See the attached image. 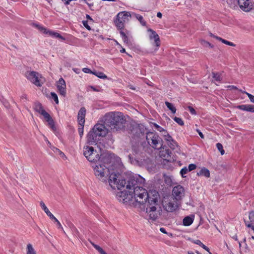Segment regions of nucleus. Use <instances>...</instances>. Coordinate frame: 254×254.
<instances>
[{
	"label": "nucleus",
	"instance_id": "nucleus-1",
	"mask_svg": "<svg viewBox=\"0 0 254 254\" xmlns=\"http://www.w3.org/2000/svg\"><path fill=\"white\" fill-rule=\"evenodd\" d=\"M145 180L140 175H130L127 177L126 189L130 195H133L136 202L140 204L150 203L155 204L158 201L159 197L158 191L155 190H147L142 187Z\"/></svg>",
	"mask_w": 254,
	"mask_h": 254
},
{
	"label": "nucleus",
	"instance_id": "nucleus-2",
	"mask_svg": "<svg viewBox=\"0 0 254 254\" xmlns=\"http://www.w3.org/2000/svg\"><path fill=\"white\" fill-rule=\"evenodd\" d=\"M127 121L121 112H110L105 114L104 117L103 125L109 130L116 132L123 130L125 128Z\"/></svg>",
	"mask_w": 254,
	"mask_h": 254
},
{
	"label": "nucleus",
	"instance_id": "nucleus-3",
	"mask_svg": "<svg viewBox=\"0 0 254 254\" xmlns=\"http://www.w3.org/2000/svg\"><path fill=\"white\" fill-rule=\"evenodd\" d=\"M111 157L109 154H103L101 160L96 164L92 165L94 174L96 178L103 182H107V177L105 176L107 173H109L108 167L105 164L111 162Z\"/></svg>",
	"mask_w": 254,
	"mask_h": 254
},
{
	"label": "nucleus",
	"instance_id": "nucleus-4",
	"mask_svg": "<svg viewBox=\"0 0 254 254\" xmlns=\"http://www.w3.org/2000/svg\"><path fill=\"white\" fill-rule=\"evenodd\" d=\"M108 133L107 129L102 124H96L87 135L86 143L90 145H96L101 138Z\"/></svg>",
	"mask_w": 254,
	"mask_h": 254
},
{
	"label": "nucleus",
	"instance_id": "nucleus-5",
	"mask_svg": "<svg viewBox=\"0 0 254 254\" xmlns=\"http://www.w3.org/2000/svg\"><path fill=\"white\" fill-rule=\"evenodd\" d=\"M131 18V15L129 12L122 11L119 12L116 16L114 20L115 24L118 28L120 30V33L124 42L127 44L129 43V39L127 36L128 32L126 33L122 30L125 27V24Z\"/></svg>",
	"mask_w": 254,
	"mask_h": 254
},
{
	"label": "nucleus",
	"instance_id": "nucleus-6",
	"mask_svg": "<svg viewBox=\"0 0 254 254\" xmlns=\"http://www.w3.org/2000/svg\"><path fill=\"white\" fill-rule=\"evenodd\" d=\"M108 173L109 175L108 182L112 189H117L118 190H122L124 188H126V186L127 184V179H123L121 175L119 173Z\"/></svg>",
	"mask_w": 254,
	"mask_h": 254
},
{
	"label": "nucleus",
	"instance_id": "nucleus-7",
	"mask_svg": "<svg viewBox=\"0 0 254 254\" xmlns=\"http://www.w3.org/2000/svg\"><path fill=\"white\" fill-rule=\"evenodd\" d=\"M83 154L89 162L94 164H96L102 159L101 150L97 151L92 146H84L83 148Z\"/></svg>",
	"mask_w": 254,
	"mask_h": 254
},
{
	"label": "nucleus",
	"instance_id": "nucleus-8",
	"mask_svg": "<svg viewBox=\"0 0 254 254\" xmlns=\"http://www.w3.org/2000/svg\"><path fill=\"white\" fill-rule=\"evenodd\" d=\"M34 109L36 112H38L44 117L45 120L48 123V125L53 130H55L56 129L54 120L50 114L44 109L40 103H35Z\"/></svg>",
	"mask_w": 254,
	"mask_h": 254
},
{
	"label": "nucleus",
	"instance_id": "nucleus-9",
	"mask_svg": "<svg viewBox=\"0 0 254 254\" xmlns=\"http://www.w3.org/2000/svg\"><path fill=\"white\" fill-rule=\"evenodd\" d=\"M146 133V139L148 143L155 149L161 147L162 140L156 132H148Z\"/></svg>",
	"mask_w": 254,
	"mask_h": 254
},
{
	"label": "nucleus",
	"instance_id": "nucleus-10",
	"mask_svg": "<svg viewBox=\"0 0 254 254\" xmlns=\"http://www.w3.org/2000/svg\"><path fill=\"white\" fill-rule=\"evenodd\" d=\"M25 77L36 86H41L44 82L42 75L36 71H27L25 74Z\"/></svg>",
	"mask_w": 254,
	"mask_h": 254
},
{
	"label": "nucleus",
	"instance_id": "nucleus-11",
	"mask_svg": "<svg viewBox=\"0 0 254 254\" xmlns=\"http://www.w3.org/2000/svg\"><path fill=\"white\" fill-rule=\"evenodd\" d=\"M180 202L172 198H165L162 202L164 209L168 212H173L179 207Z\"/></svg>",
	"mask_w": 254,
	"mask_h": 254
},
{
	"label": "nucleus",
	"instance_id": "nucleus-12",
	"mask_svg": "<svg viewBox=\"0 0 254 254\" xmlns=\"http://www.w3.org/2000/svg\"><path fill=\"white\" fill-rule=\"evenodd\" d=\"M185 196V190L183 186L178 185L173 188L172 191V198L181 202Z\"/></svg>",
	"mask_w": 254,
	"mask_h": 254
},
{
	"label": "nucleus",
	"instance_id": "nucleus-13",
	"mask_svg": "<svg viewBox=\"0 0 254 254\" xmlns=\"http://www.w3.org/2000/svg\"><path fill=\"white\" fill-rule=\"evenodd\" d=\"M158 204V202L155 204H151L147 203L146 213L149 216V219L155 221L158 217V213L156 210V205Z\"/></svg>",
	"mask_w": 254,
	"mask_h": 254
},
{
	"label": "nucleus",
	"instance_id": "nucleus-14",
	"mask_svg": "<svg viewBox=\"0 0 254 254\" xmlns=\"http://www.w3.org/2000/svg\"><path fill=\"white\" fill-rule=\"evenodd\" d=\"M240 8L245 12H249L254 8V4L251 0H238Z\"/></svg>",
	"mask_w": 254,
	"mask_h": 254
},
{
	"label": "nucleus",
	"instance_id": "nucleus-15",
	"mask_svg": "<svg viewBox=\"0 0 254 254\" xmlns=\"http://www.w3.org/2000/svg\"><path fill=\"white\" fill-rule=\"evenodd\" d=\"M40 206L44 211V212L46 213V214L50 217V218L54 220L55 222L57 223V226L59 228H61L63 229V228L59 222V221L54 216V215L49 210L48 208L47 207L44 202L41 201L40 203Z\"/></svg>",
	"mask_w": 254,
	"mask_h": 254
},
{
	"label": "nucleus",
	"instance_id": "nucleus-16",
	"mask_svg": "<svg viewBox=\"0 0 254 254\" xmlns=\"http://www.w3.org/2000/svg\"><path fill=\"white\" fill-rule=\"evenodd\" d=\"M145 131L146 128L143 125H138L133 128L131 132L134 137L140 138L144 135Z\"/></svg>",
	"mask_w": 254,
	"mask_h": 254
},
{
	"label": "nucleus",
	"instance_id": "nucleus-17",
	"mask_svg": "<svg viewBox=\"0 0 254 254\" xmlns=\"http://www.w3.org/2000/svg\"><path fill=\"white\" fill-rule=\"evenodd\" d=\"M57 87L59 93L64 97L66 96L65 82L63 78H60L57 83Z\"/></svg>",
	"mask_w": 254,
	"mask_h": 254
},
{
	"label": "nucleus",
	"instance_id": "nucleus-18",
	"mask_svg": "<svg viewBox=\"0 0 254 254\" xmlns=\"http://www.w3.org/2000/svg\"><path fill=\"white\" fill-rule=\"evenodd\" d=\"M86 109L84 107L80 109L78 113V122L80 126L84 125Z\"/></svg>",
	"mask_w": 254,
	"mask_h": 254
},
{
	"label": "nucleus",
	"instance_id": "nucleus-19",
	"mask_svg": "<svg viewBox=\"0 0 254 254\" xmlns=\"http://www.w3.org/2000/svg\"><path fill=\"white\" fill-rule=\"evenodd\" d=\"M148 31L150 32V35L149 36L150 39H154V42L155 44V46L157 47H158L160 45V41L159 35L156 33V32L151 29H148Z\"/></svg>",
	"mask_w": 254,
	"mask_h": 254
},
{
	"label": "nucleus",
	"instance_id": "nucleus-20",
	"mask_svg": "<svg viewBox=\"0 0 254 254\" xmlns=\"http://www.w3.org/2000/svg\"><path fill=\"white\" fill-rule=\"evenodd\" d=\"M197 175L198 176H204L206 178L210 177L209 171L205 167L202 168L199 172H197Z\"/></svg>",
	"mask_w": 254,
	"mask_h": 254
},
{
	"label": "nucleus",
	"instance_id": "nucleus-21",
	"mask_svg": "<svg viewBox=\"0 0 254 254\" xmlns=\"http://www.w3.org/2000/svg\"><path fill=\"white\" fill-rule=\"evenodd\" d=\"M48 34L53 37L57 38L63 41L65 40V38H64L63 36L60 35L59 33L54 31L48 30Z\"/></svg>",
	"mask_w": 254,
	"mask_h": 254
},
{
	"label": "nucleus",
	"instance_id": "nucleus-22",
	"mask_svg": "<svg viewBox=\"0 0 254 254\" xmlns=\"http://www.w3.org/2000/svg\"><path fill=\"white\" fill-rule=\"evenodd\" d=\"M193 222V219L189 216L185 217L183 219V225L186 226L190 225Z\"/></svg>",
	"mask_w": 254,
	"mask_h": 254
},
{
	"label": "nucleus",
	"instance_id": "nucleus-23",
	"mask_svg": "<svg viewBox=\"0 0 254 254\" xmlns=\"http://www.w3.org/2000/svg\"><path fill=\"white\" fill-rule=\"evenodd\" d=\"M192 242L195 244L198 245L199 246L201 247L203 249H204L207 252H209V249L206 247L205 245H204L200 240H192Z\"/></svg>",
	"mask_w": 254,
	"mask_h": 254
},
{
	"label": "nucleus",
	"instance_id": "nucleus-24",
	"mask_svg": "<svg viewBox=\"0 0 254 254\" xmlns=\"http://www.w3.org/2000/svg\"><path fill=\"white\" fill-rule=\"evenodd\" d=\"M212 75L213 78L216 81L221 82L222 80L221 74L219 72H212Z\"/></svg>",
	"mask_w": 254,
	"mask_h": 254
},
{
	"label": "nucleus",
	"instance_id": "nucleus-25",
	"mask_svg": "<svg viewBox=\"0 0 254 254\" xmlns=\"http://www.w3.org/2000/svg\"><path fill=\"white\" fill-rule=\"evenodd\" d=\"M32 25L34 27H35L36 28H37L39 31H40L42 33H45V34H48V30H47V29L46 28L41 26L40 25L36 24V23H33Z\"/></svg>",
	"mask_w": 254,
	"mask_h": 254
},
{
	"label": "nucleus",
	"instance_id": "nucleus-26",
	"mask_svg": "<svg viewBox=\"0 0 254 254\" xmlns=\"http://www.w3.org/2000/svg\"><path fill=\"white\" fill-rule=\"evenodd\" d=\"M92 74L96 75L98 77L101 79L107 78V76L103 72L100 71H93Z\"/></svg>",
	"mask_w": 254,
	"mask_h": 254
},
{
	"label": "nucleus",
	"instance_id": "nucleus-27",
	"mask_svg": "<svg viewBox=\"0 0 254 254\" xmlns=\"http://www.w3.org/2000/svg\"><path fill=\"white\" fill-rule=\"evenodd\" d=\"M166 106L172 112L173 114H175L176 112V109L174 106L173 104L169 102L166 101L165 102Z\"/></svg>",
	"mask_w": 254,
	"mask_h": 254
},
{
	"label": "nucleus",
	"instance_id": "nucleus-28",
	"mask_svg": "<svg viewBox=\"0 0 254 254\" xmlns=\"http://www.w3.org/2000/svg\"><path fill=\"white\" fill-rule=\"evenodd\" d=\"M216 39L218 40L219 41L222 42L223 43H224V44H225L226 45H229V46H233V47H235L236 46V45L235 44H234L233 43H232L231 42H230V41H227L226 40L223 39H222L221 37H216Z\"/></svg>",
	"mask_w": 254,
	"mask_h": 254
},
{
	"label": "nucleus",
	"instance_id": "nucleus-29",
	"mask_svg": "<svg viewBox=\"0 0 254 254\" xmlns=\"http://www.w3.org/2000/svg\"><path fill=\"white\" fill-rule=\"evenodd\" d=\"M26 254H36L35 251L33 249L32 245L30 244H28L27 245Z\"/></svg>",
	"mask_w": 254,
	"mask_h": 254
},
{
	"label": "nucleus",
	"instance_id": "nucleus-30",
	"mask_svg": "<svg viewBox=\"0 0 254 254\" xmlns=\"http://www.w3.org/2000/svg\"><path fill=\"white\" fill-rule=\"evenodd\" d=\"M134 16L135 18L140 22L142 25L145 26L146 25V21L143 19V17L141 15L138 14H135Z\"/></svg>",
	"mask_w": 254,
	"mask_h": 254
},
{
	"label": "nucleus",
	"instance_id": "nucleus-31",
	"mask_svg": "<svg viewBox=\"0 0 254 254\" xmlns=\"http://www.w3.org/2000/svg\"><path fill=\"white\" fill-rule=\"evenodd\" d=\"M237 108L240 110L250 112V105H238Z\"/></svg>",
	"mask_w": 254,
	"mask_h": 254
},
{
	"label": "nucleus",
	"instance_id": "nucleus-32",
	"mask_svg": "<svg viewBox=\"0 0 254 254\" xmlns=\"http://www.w3.org/2000/svg\"><path fill=\"white\" fill-rule=\"evenodd\" d=\"M171 154L172 151L170 149H167L165 150V151H164V153H163L162 154V155L165 157L166 160H167L168 161H170L168 158L171 157Z\"/></svg>",
	"mask_w": 254,
	"mask_h": 254
},
{
	"label": "nucleus",
	"instance_id": "nucleus-33",
	"mask_svg": "<svg viewBox=\"0 0 254 254\" xmlns=\"http://www.w3.org/2000/svg\"><path fill=\"white\" fill-rule=\"evenodd\" d=\"M92 245L101 254H107L102 248L94 243L91 242Z\"/></svg>",
	"mask_w": 254,
	"mask_h": 254
},
{
	"label": "nucleus",
	"instance_id": "nucleus-34",
	"mask_svg": "<svg viewBox=\"0 0 254 254\" xmlns=\"http://www.w3.org/2000/svg\"><path fill=\"white\" fill-rule=\"evenodd\" d=\"M92 245L101 254H107L102 248L94 243L91 242Z\"/></svg>",
	"mask_w": 254,
	"mask_h": 254
},
{
	"label": "nucleus",
	"instance_id": "nucleus-35",
	"mask_svg": "<svg viewBox=\"0 0 254 254\" xmlns=\"http://www.w3.org/2000/svg\"><path fill=\"white\" fill-rule=\"evenodd\" d=\"M92 245L101 254H107L102 248L94 243L91 242Z\"/></svg>",
	"mask_w": 254,
	"mask_h": 254
},
{
	"label": "nucleus",
	"instance_id": "nucleus-36",
	"mask_svg": "<svg viewBox=\"0 0 254 254\" xmlns=\"http://www.w3.org/2000/svg\"><path fill=\"white\" fill-rule=\"evenodd\" d=\"M92 245L101 254H107L102 248L94 243L91 242Z\"/></svg>",
	"mask_w": 254,
	"mask_h": 254
},
{
	"label": "nucleus",
	"instance_id": "nucleus-37",
	"mask_svg": "<svg viewBox=\"0 0 254 254\" xmlns=\"http://www.w3.org/2000/svg\"><path fill=\"white\" fill-rule=\"evenodd\" d=\"M92 245L101 254H107L102 248L94 243L91 242Z\"/></svg>",
	"mask_w": 254,
	"mask_h": 254
},
{
	"label": "nucleus",
	"instance_id": "nucleus-38",
	"mask_svg": "<svg viewBox=\"0 0 254 254\" xmlns=\"http://www.w3.org/2000/svg\"><path fill=\"white\" fill-rule=\"evenodd\" d=\"M216 147L218 150L220 152L221 155H223L225 153V151L223 149V146L221 143H217L216 144Z\"/></svg>",
	"mask_w": 254,
	"mask_h": 254
},
{
	"label": "nucleus",
	"instance_id": "nucleus-39",
	"mask_svg": "<svg viewBox=\"0 0 254 254\" xmlns=\"http://www.w3.org/2000/svg\"><path fill=\"white\" fill-rule=\"evenodd\" d=\"M174 120L180 126H183L184 125V121L180 118L175 117L174 118Z\"/></svg>",
	"mask_w": 254,
	"mask_h": 254
},
{
	"label": "nucleus",
	"instance_id": "nucleus-40",
	"mask_svg": "<svg viewBox=\"0 0 254 254\" xmlns=\"http://www.w3.org/2000/svg\"><path fill=\"white\" fill-rule=\"evenodd\" d=\"M164 181L165 183L168 185H171L172 183V179L170 177L166 175H164Z\"/></svg>",
	"mask_w": 254,
	"mask_h": 254
},
{
	"label": "nucleus",
	"instance_id": "nucleus-41",
	"mask_svg": "<svg viewBox=\"0 0 254 254\" xmlns=\"http://www.w3.org/2000/svg\"><path fill=\"white\" fill-rule=\"evenodd\" d=\"M167 134H164L165 136V140L167 142H171L173 140L172 137L167 133V131L165 132Z\"/></svg>",
	"mask_w": 254,
	"mask_h": 254
},
{
	"label": "nucleus",
	"instance_id": "nucleus-42",
	"mask_svg": "<svg viewBox=\"0 0 254 254\" xmlns=\"http://www.w3.org/2000/svg\"><path fill=\"white\" fill-rule=\"evenodd\" d=\"M51 95L52 99L54 100L56 104L59 103V100L57 95L55 92H51Z\"/></svg>",
	"mask_w": 254,
	"mask_h": 254
},
{
	"label": "nucleus",
	"instance_id": "nucleus-43",
	"mask_svg": "<svg viewBox=\"0 0 254 254\" xmlns=\"http://www.w3.org/2000/svg\"><path fill=\"white\" fill-rule=\"evenodd\" d=\"M168 145L171 148V149H174L175 148V147L177 146V144H176V142L174 140H173L172 141H171V142H167Z\"/></svg>",
	"mask_w": 254,
	"mask_h": 254
},
{
	"label": "nucleus",
	"instance_id": "nucleus-44",
	"mask_svg": "<svg viewBox=\"0 0 254 254\" xmlns=\"http://www.w3.org/2000/svg\"><path fill=\"white\" fill-rule=\"evenodd\" d=\"M201 43L202 45L204 46H209L211 48H213L214 47V46L213 45H212L211 43H210L209 42H207V41H206L205 40H202L201 41Z\"/></svg>",
	"mask_w": 254,
	"mask_h": 254
},
{
	"label": "nucleus",
	"instance_id": "nucleus-45",
	"mask_svg": "<svg viewBox=\"0 0 254 254\" xmlns=\"http://www.w3.org/2000/svg\"><path fill=\"white\" fill-rule=\"evenodd\" d=\"M188 172V169L187 167L182 168L180 171V174L183 178L186 177L184 175L186 174Z\"/></svg>",
	"mask_w": 254,
	"mask_h": 254
},
{
	"label": "nucleus",
	"instance_id": "nucleus-46",
	"mask_svg": "<svg viewBox=\"0 0 254 254\" xmlns=\"http://www.w3.org/2000/svg\"><path fill=\"white\" fill-rule=\"evenodd\" d=\"M249 219L250 223H254V212H251L249 214Z\"/></svg>",
	"mask_w": 254,
	"mask_h": 254
},
{
	"label": "nucleus",
	"instance_id": "nucleus-47",
	"mask_svg": "<svg viewBox=\"0 0 254 254\" xmlns=\"http://www.w3.org/2000/svg\"><path fill=\"white\" fill-rule=\"evenodd\" d=\"M154 126L158 130V131H159L160 132H162V131L166 132V131L163 128H162V127H161L160 126H159V125H158L156 124H154Z\"/></svg>",
	"mask_w": 254,
	"mask_h": 254
},
{
	"label": "nucleus",
	"instance_id": "nucleus-48",
	"mask_svg": "<svg viewBox=\"0 0 254 254\" xmlns=\"http://www.w3.org/2000/svg\"><path fill=\"white\" fill-rule=\"evenodd\" d=\"M83 130H84V125L82 126H80V127L78 128V132L80 137H82L83 134Z\"/></svg>",
	"mask_w": 254,
	"mask_h": 254
},
{
	"label": "nucleus",
	"instance_id": "nucleus-49",
	"mask_svg": "<svg viewBox=\"0 0 254 254\" xmlns=\"http://www.w3.org/2000/svg\"><path fill=\"white\" fill-rule=\"evenodd\" d=\"M196 168V165H195L194 164H190L189 165L188 169L189 171H191L195 169Z\"/></svg>",
	"mask_w": 254,
	"mask_h": 254
},
{
	"label": "nucleus",
	"instance_id": "nucleus-50",
	"mask_svg": "<svg viewBox=\"0 0 254 254\" xmlns=\"http://www.w3.org/2000/svg\"><path fill=\"white\" fill-rule=\"evenodd\" d=\"M244 93L247 95L249 99L250 100V101L254 103V95L251 94L250 93L246 92H244Z\"/></svg>",
	"mask_w": 254,
	"mask_h": 254
},
{
	"label": "nucleus",
	"instance_id": "nucleus-51",
	"mask_svg": "<svg viewBox=\"0 0 254 254\" xmlns=\"http://www.w3.org/2000/svg\"><path fill=\"white\" fill-rule=\"evenodd\" d=\"M82 24L84 25V26L88 30H90L91 29L90 27L88 24V21L87 20L82 21Z\"/></svg>",
	"mask_w": 254,
	"mask_h": 254
},
{
	"label": "nucleus",
	"instance_id": "nucleus-52",
	"mask_svg": "<svg viewBox=\"0 0 254 254\" xmlns=\"http://www.w3.org/2000/svg\"><path fill=\"white\" fill-rule=\"evenodd\" d=\"M189 111L190 112V113L192 114V115H196V112L195 111V110L191 106H188V107Z\"/></svg>",
	"mask_w": 254,
	"mask_h": 254
},
{
	"label": "nucleus",
	"instance_id": "nucleus-53",
	"mask_svg": "<svg viewBox=\"0 0 254 254\" xmlns=\"http://www.w3.org/2000/svg\"><path fill=\"white\" fill-rule=\"evenodd\" d=\"M245 221V223L246 226L249 228H251L253 230H254V225H253L254 223H250L249 222H246Z\"/></svg>",
	"mask_w": 254,
	"mask_h": 254
},
{
	"label": "nucleus",
	"instance_id": "nucleus-54",
	"mask_svg": "<svg viewBox=\"0 0 254 254\" xmlns=\"http://www.w3.org/2000/svg\"><path fill=\"white\" fill-rule=\"evenodd\" d=\"M82 71L85 72V73H92V72H93V71H92L90 69L88 68H83L82 69Z\"/></svg>",
	"mask_w": 254,
	"mask_h": 254
},
{
	"label": "nucleus",
	"instance_id": "nucleus-55",
	"mask_svg": "<svg viewBox=\"0 0 254 254\" xmlns=\"http://www.w3.org/2000/svg\"><path fill=\"white\" fill-rule=\"evenodd\" d=\"M228 88L230 89H233V90H237L238 88L234 86V85H229L228 86Z\"/></svg>",
	"mask_w": 254,
	"mask_h": 254
},
{
	"label": "nucleus",
	"instance_id": "nucleus-56",
	"mask_svg": "<svg viewBox=\"0 0 254 254\" xmlns=\"http://www.w3.org/2000/svg\"><path fill=\"white\" fill-rule=\"evenodd\" d=\"M197 131L201 138H204V136L203 133L199 130H197Z\"/></svg>",
	"mask_w": 254,
	"mask_h": 254
},
{
	"label": "nucleus",
	"instance_id": "nucleus-57",
	"mask_svg": "<svg viewBox=\"0 0 254 254\" xmlns=\"http://www.w3.org/2000/svg\"><path fill=\"white\" fill-rule=\"evenodd\" d=\"M250 112L254 113V105H250Z\"/></svg>",
	"mask_w": 254,
	"mask_h": 254
},
{
	"label": "nucleus",
	"instance_id": "nucleus-58",
	"mask_svg": "<svg viewBox=\"0 0 254 254\" xmlns=\"http://www.w3.org/2000/svg\"><path fill=\"white\" fill-rule=\"evenodd\" d=\"M160 231L164 234H167V232L164 228H161Z\"/></svg>",
	"mask_w": 254,
	"mask_h": 254
},
{
	"label": "nucleus",
	"instance_id": "nucleus-59",
	"mask_svg": "<svg viewBox=\"0 0 254 254\" xmlns=\"http://www.w3.org/2000/svg\"><path fill=\"white\" fill-rule=\"evenodd\" d=\"M91 88L94 91L99 92L100 90L94 86H91Z\"/></svg>",
	"mask_w": 254,
	"mask_h": 254
},
{
	"label": "nucleus",
	"instance_id": "nucleus-60",
	"mask_svg": "<svg viewBox=\"0 0 254 254\" xmlns=\"http://www.w3.org/2000/svg\"><path fill=\"white\" fill-rule=\"evenodd\" d=\"M63 1H64V4L65 5H68L69 4L70 1H71V0H62Z\"/></svg>",
	"mask_w": 254,
	"mask_h": 254
},
{
	"label": "nucleus",
	"instance_id": "nucleus-61",
	"mask_svg": "<svg viewBox=\"0 0 254 254\" xmlns=\"http://www.w3.org/2000/svg\"><path fill=\"white\" fill-rule=\"evenodd\" d=\"M157 16L160 18H162V14L160 12H158L157 13Z\"/></svg>",
	"mask_w": 254,
	"mask_h": 254
},
{
	"label": "nucleus",
	"instance_id": "nucleus-62",
	"mask_svg": "<svg viewBox=\"0 0 254 254\" xmlns=\"http://www.w3.org/2000/svg\"><path fill=\"white\" fill-rule=\"evenodd\" d=\"M120 52H121V53H126V50H125V49H124V48H122V49L120 50Z\"/></svg>",
	"mask_w": 254,
	"mask_h": 254
},
{
	"label": "nucleus",
	"instance_id": "nucleus-63",
	"mask_svg": "<svg viewBox=\"0 0 254 254\" xmlns=\"http://www.w3.org/2000/svg\"><path fill=\"white\" fill-rule=\"evenodd\" d=\"M86 18L88 19H90L91 20H92V18L90 16V15L87 14L86 15Z\"/></svg>",
	"mask_w": 254,
	"mask_h": 254
},
{
	"label": "nucleus",
	"instance_id": "nucleus-64",
	"mask_svg": "<svg viewBox=\"0 0 254 254\" xmlns=\"http://www.w3.org/2000/svg\"><path fill=\"white\" fill-rule=\"evenodd\" d=\"M210 36L212 37H213V38H216V37H217L216 36H215L214 35H213L212 33H210L209 34Z\"/></svg>",
	"mask_w": 254,
	"mask_h": 254
}]
</instances>
